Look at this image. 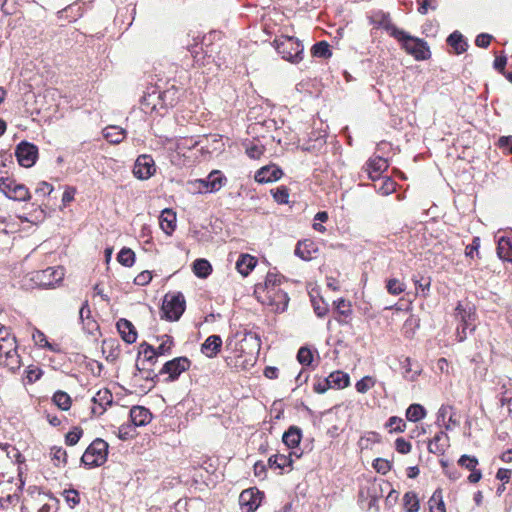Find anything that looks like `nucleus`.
Returning <instances> with one entry per match:
<instances>
[{
    "label": "nucleus",
    "mask_w": 512,
    "mask_h": 512,
    "mask_svg": "<svg viewBox=\"0 0 512 512\" xmlns=\"http://www.w3.org/2000/svg\"><path fill=\"white\" fill-rule=\"evenodd\" d=\"M51 455L55 466L67 463V452L62 447L53 446L51 448Z\"/></svg>",
    "instance_id": "nucleus-50"
},
{
    "label": "nucleus",
    "mask_w": 512,
    "mask_h": 512,
    "mask_svg": "<svg viewBox=\"0 0 512 512\" xmlns=\"http://www.w3.org/2000/svg\"><path fill=\"white\" fill-rule=\"evenodd\" d=\"M263 304L272 307V310L276 313H280L286 310L289 303L288 294L282 289L268 290L266 294L262 295L261 299H258Z\"/></svg>",
    "instance_id": "nucleus-11"
},
{
    "label": "nucleus",
    "mask_w": 512,
    "mask_h": 512,
    "mask_svg": "<svg viewBox=\"0 0 512 512\" xmlns=\"http://www.w3.org/2000/svg\"><path fill=\"white\" fill-rule=\"evenodd\" d=\"M386 289L391 295H399L403 293L406 289V286L403 282L396 278H390L386 281Z\"/></svg>",
    "instance_id": "nucleus-47"
},
{
    "label": "nucleus",
    "mask_w": 512,
    "mask_h": 512,
    "mask_svg": "<svg viewBox=\"0 0 512 512\" xmlns=\"http://www.w3.org/2000/svg\"><path fill=\"white\" fill-rule=\"evenodd\" d=\"M331 388L342 389L350 384V377L342 371H334L329 376Z\"/></svg>",
    "instance_id": "nucleus-38"
},
{
    "label": "nucleus",
    "mask_w": 512,
    "mask_h": 512,
    "mask_svg": "<svg viewBox=\"0 0 512 512\" xmlns=\"http://www.w3.org/2000/svg\"><path fill=\"white\" fill-rule=\"evenodd\" d=\"M335 310L339 317H335L338 323L346 324L347 318L352 315L351 303L344 298H340L337 301H334Z\"/></svg>",
    "instance_id": "nucleus-31"
},
{
    "label": "nucleus",
    "mask_w": 512,
    "mask_h": 512,
    "mask_svg": "<svg viewBox=\"0 0 512 512\" xmlns=\"http://www.w3.org/2000/svg\"><path fill=\"white\" fill-rule=\"evenodd\" d=\"M261 493L254 489H246L239 496V504L243 512H254L260 505Z\"/></svg>",
    "instance_id": "nucleus-15"
},
{
    "label": "nucleus",
    "mask_w": 512,
    "mask_h": 512,
    "mask_svg": "<svg viewBox=\"0 0 512 512\" xmlns=\"http://www.w3.org/2000/svg\"><path fill=\"white\" fill-rule=\"evenodd\" d=\"M375 384V380L371 376H365L359 381H357L355 388L359 393H366L369 389H371Z\"/></svg>",
    "instance_id": "nucleus-56"
},
{
    "label": "nucleus",
    "mask_w": 512,
    "mask_h": 512,
    "mask_svg": "<svg viewBox=\"0 0 512 512\" xmlns=\"http://www.w3.org/2000/svg\"><path fill=\"white\" fill-rule=\"evenodd\" d=\"M395 39L401 44V48L415 60L424 61L431 58V51L425 40L412 36L404 30Z\"/></svg>",
    "instance_id": "nucleus-2"
},
{
    "label": "nucleus",
    "mask_w": 512,
    "mask_h": 512,
    "mask_svg": "<svg viewBox=\"0 0 512 512\" xmlns=\"http://www.w3.org/2000/svg\"><path fill=\"white\" fill-rule=\"evenodd\" d=\"M479 248H480V238L474 237L472 239V242L466 246L465 248V255L466 257L473 258L474 255H479Z\"/></svg>",
    "instance_id": "nucleus-64"
},
{
    "label": "nucleus",
    "mask_w": 512,
    "mask_h": 512,
    "mask_svg": "<svg viewBox=\"0 0 512 512\" xmlns=\"http://www.w3.org/2000/svg\"><path fill=\"white\" fill-rule=\"evenodd\" d=\"M283 279L284 276L278 274L277 272L269 271L266 275L264 284H257L255 286L254 293L257 299H261L262 295L266 294L268 290L279 289V285Z\"/></svg>",
    "instance_id": "nucleus-16"
},
{
    "label": "nucleus",
    "mask_w": 512,
    "mask_h": 512,
    "mask_svg": "<svg viewBox=\"0 0 512 512\" xmlns=\"http://www.w3.org/2000/svg\"><path fill=\"white\" fill-rule=\"evenodd\" d=\"M52 400L54 404L63 411H67L71 407V397L64 391H56L52 397Z\"/></svg>",
    "instance_id": "nucleus-43"
},
{
    "label": "nucleus",
    "mask_w": 512,
    "mask_h": 512,
    "mask_svg": "<svg viewBox=\"0 0 512 512\" xmlns=\"http://www.w3.org/2000/svg\"><path fill=\"white\" fill-rule=\"evenodd\" d=\"M256 264L257 259L255 257L250 254H241L236 261V269L241 275L248 276Z\"/></svg>",
    "instance_id": "nucleus-26"
},
{
    "label": "nucleus",
    "mask_w": 512,
    "mask_h": 512,
    "mask_svg": "<svg viewBox=\"0 0 512 512\" xmlns=\"http://www.w3.org/2000/svg\"><path fill=\"white\" fill-rule=\"evenodd\" d=\"M158 340H161V344L157 348L154 347V352L158 356L170 355L172 353V348L174 346L173 337L170 335L164 334V335L158 337Z\"/></svg>",
    "instance_id": "nucleus-39"
},
{
    "label": "nucleus",
    "mask_w": 512,
    "mask_h": 512,
    "mask_svg": "<svg viewBox=\"0 0 512 512\" xmlns=\"http://www.w3.org/2000/svg\"><path fill=\"white\" fill-rule=\"evenodd\" d=\"M82 435H83V430L81 427H78V426L73 427V429L65 435L66 445H68V446L76 445L79 442Z\"/></svg>",
    "instance_id": "nucleus-52"
},
{
    "label": "nucleus",
    "mask_w": 512,
    "mask_h": 512,
    "mask_svg": "<svg viewBox=\"0 0 512 512\" xmlns=\"http://www.w3.org/2000/svg\"><path fill=\"white\" fill-rule=\"evenodd\" d=\"M403 504L406 512H418L420 509L419 499L415 492H406L403 496Z\"/></svg>",
    "instance_id": "nucleus-41"
},
{
    "label": "nucleus",
    "mask_w": 512,
    "mask_h": 512,
    "mask_svg": "<svg viewBox=\"0 0 512 512\" xmlns=\"http://www.w3.org/2000/svg\"><path fill=\"white\" fill-rule=\"evenodd\" d=\"M161 229L167 235H171L176 228V213L171 209H164L159 217Z\"/></svg>",
    "instance_id": "nucleus-25"
},
{
    "label": "nucleus",
    "mask_w": 512,
    "mask_h": 512,
    "mask_svg": "<svg viewBox=\"0 0 512 512\" xmlns=\"http://www.w3.org/2000/svg\"><path fill=\"white\" fill-rule=\"evenodd\" d=\"M63 494H64L67 504L71 508H74L76 505H78L80 503V495L77 490H75V489L64 490Z\"/></svg>",
    "instance_id": "nucleus-58"
},
{
    "label": "nucleus",
    "mask_w": 512,
    "mask_h": 512,
    "mask_svg": "<svg viewBox=\"0 0 512 512\" xmlns=\"http://www.w3.org/2000/svg\"><path fill=\"white\" fill-rule=\"evenodd\" d=\"M126 131L118 126H108L103 130L104 138L111 144H119L125 138Z\"/></svg>",
    "instance_id": "nucleus-33"
},
{
    "label": "nucleus",
    "mask_w": 512,
    "mask_h": 512,
    "mask_svg": "<svg viewBox=\"0 0 512 512\" xmlns=\"http://www.w3.org/2000/svg\"><path fill=\"white\" fill-rule=\"evenodd\" d=\"M311 52L314 57H318V58L327 59L332 56V52L330 50V45L326 41H319V42L315 43L312 46Z\"/></svg>",
    "instance_id": "nucleus-42"
},
{
    "label": "nucleus",
    "mask_w": 512,
    "mask_h": 512,
    "mask_svg": "<svg viewBox=\"0 0 512 512\" xmlns=\"http://www.w3.org/2000/svg\"><path fill=\"white\" fill-rule=\"evenodd\" d=\"M420 326V319L414 315H410L403 324L404 335L407 338H412L415 331Z\"/></svg>",
    "instance_id": "nucleus-44"
},
{
    "label": "nucleus",
    "mask_w": 512,
    "mask_h": 512,
    "mask_svg": "<svg viewBox=\"0 0 512 512\" xmlns=\"http://www.w3.org/2000/svg\"><path fill=\"white\" fill-rule=\"evenodd\" d=\"M2 448L4 449V455H5L4 464L14 465L15 463L24 462V460H25L24 457L22 456V454L16 447H14L8 443H5V444H2Z\"/></svg>",
    "instance_id": "nucleus-35"
},
{
    "label": "nucleus",
    "mask_w": 512,
    "mask_h": 512,
    "mask_svg": "<svg viewBox=\"0 0 512 512\" xmlns=\"http://www.w3.org/2000/svg\"><path fill=\"white\" fill-rule=\"evenodd\" d=\"M160 96H161V107L167 111L168 108L174 107L181 96V91L178 87L175 85H171L165 90L160 89Z\"/></svg>",
    "instance_id": "nucleus-21"
},
{
    "label": "nucleus",
    "mask_w": 512,
    "mask_h": 512,
    "mask_svg": "<svg viewBox=\"0 0 512 512\" xmlns=\"http://www.w3.org/2000/svg\"><path fill=\"white\" fill-rule=\"evenodd\" d=\"M497 255L501 260L512 263V237L501 236L498 239Z\"/></svg>",
    "instance_id": "nucleus-27"
},
{
    "label": "nucleus",
    "mask_w": 512,
    "mask_h": 512,
    "mask_svg": "<svg viewBox=\"0 0 512 512\" xmlns=\"http://www.w3.org/2000/svg\"><path fill=\"white\" fill-rule=\"evenodd\" d=\"M292 453L288 456L283 454L272 455L268 459V466L271 469H281L283 470L285 467H291L293 460L291 458Z\"/></svg>",
    "instance_id": "nucleus-36"
},
{
    "label": "nucleus",
    "mask_w": 512,
    "mask_h": 512,
    "mask_svg": "<svg viewBox=\"0 0 512 512\" xmlns=\"http://www.w3.org/2000/svg\"><path fill=\"white\" fill-rule=\"evenodd\" d=\"M302 439V430L298 426H290L282 436L283 443L288 448H295L300 444Z\"/></svg>",
    "instance_id": "nucleus-28"
},
{
    "label": "nucleus",
    "mask_w": 512,
    "mask_h": 512,
    "mask_svg": "<svg viewBox=\"0 0 512 512\" xmlns=\"http://www.w3.org/2000/svg\"><path fill=\"white\" fill-rule=\"evenodd\" d=\"M117 260L121 265L131 267L135 262V253L132 249L123 247L117 255Z\"/></svg>",
    "instance_id": "nucleus-45"
},
{
    "label": "nucleus",
    "mask_w": 512,
    "mask_h": 512,
    "mask_svg": "<svg viewBox=\"0 0 512 512\" xmlns=\"http://www.w3.org/2000/svg\"><path fill=\"white\" fill-rule=\"evenodd\" d=\"M0 365L6 367L11 373H16L21 367V359L18 351L15 350L3 354V358L0 359Z\"/></svg>",
    "instance_id": "nucleus-32"
},
{
    "label": "nucleus",
    "mask_w": 512,
    "mask_h": 512,
    "mask_svg": "<svg viewBox=\"0 0 512 512\" xmlns=\"http://www.w3.org/2000/svg\"><path fill=\"white\" fill-rule=\"evenodd\" d=\"M264 146L251 143L246 147V154L251 159H259L264 153Z\"/></svg>",
    "instance_id": "nucleus-63"
},
{
    "label": "nucleus",
    "mask_w": 512,
    "mask_h": 512,
    "mask_svg": "<svg viewBox=\"0 0 512 512\" xmlns=\"http://www.w3.org/2000/svg\"><path fill=\"white\" fill-rule=\"evenodd\" d=\"M156 166L151 155H139L133 167V174L137 179L147 180L154 175Z\"/></svg>",
    "instance_id": "nucleus-12"
},
{
    "label": "nucleus",
    "mask_w": 512,
    "mask_h": 512,
    "mask_svg": "<svg viewBox=\"0 0 512 512\" xmlns=\"http://www.w3.org/2000/svg\"><path fill=\"white\" fill-rule=\"evenodd\" d=\"M447 44L451 46L458 55L466 52L469 46L467 40L459 31H454L448 36Z\"/></svg>",
    "instance_id": "nucleus-29"
},
{
    "label": "nucleus",
    "mask_w": 512,
    "mask_h": 512,
    "mask_svg": "<svg viewBox=\"0 0 512 512\" xmlns=\"http://www.w3.org/2000/svg\"><path fill=\"white\" fill-rule=\"evenodd\" d=\"M388 166L387 160L380 156L370 158L366 164L369 179L376 181L381 174L388 169Z\"/></svg>",
    "instance_id": "nucleus-19"
},
{
    "label": "nucleus",
    "mask_w": 512,
    "mask_h": 512,
    "mask_svg": "<svg viewBox=\"0 0 512 512\" xmlns=\"http://www.w3.org/2000/svg\"><path fill=\"white\" fill-rule=\"evenodd\" d=\"M478 464H479V461L475 456H470V455H466V454L462 455L458 460V465H460L461 467H463L469 471L471 469L477 467Z\"/></svg>",
    "instance_id": "nucleus-57"
},
{
    "label": "nucleus",
    "mask_w": 512,
    "mask_h": 512,
    "mask_svg": "<svg viewBox=\"0 0 512 512\" xmlns=\"http://www.w3.org/2000/svg\"><path fill=\"white\" fill-rule=\"evenodd\" d=\"M0 192L14 201H29L31 198L29 189L10 177H0Z\"/></svg>",
    "instance_id": "nucleus-6"
},
{
    "label": "nucleus",
    "mask_w": 512,
    "mask_h": 512,
    "mask_svg": "<svg viewBox=\"0 0 512 512\" xmlns=\"http://www.w3.org/2000/svg\"><path fill=\"white\" fill-rule=\"evenodd\" d=\"M186 308L185 297L181 292L166 294L162 303V318L178 321Z\"/></svg>",
    "instance_id": "nucleus-5"
},
{
    "label": "nucleus",
    "mask_w": 512,
    "mask_h": 512,
    "mask_svg": "<svg viewBox=\"0 0 512 512\" xmlns=\"http://www.w3.org/2000/svg\"><path fill=\"white\" fill-rule=\"evenodd\" d=\"M311 301L314 312L318 317L322 318L328 313V305L322 299L316 300L313 298Z\"/></svg>",
    "instance_id": "nucleus-62"
},
{
    "label": "nucleus",
    "mask_w": 512,
    "mask_h": 512,
    "mask_svg": "<svg viewBox=\"0 0 512 512\" xmlns=\"http://www.w3.org/2000/svg\"><path fill=\"white\" fill-rule=\"evenodd\" d=\"M429 510L430 512H446L445 503L443 500V492L441 488H437L429 501Z\"/></svg>",
    "instance_id": "nucleus-37"
},
{
    "label": "nucleus",
    "mask_w": 512,
    "mask_h": 512,
    "mask_svg": "<svg viewBox=\"0 0 512 512\" xmlns=\"http://www.w3.org/2000/svg\"><path fill=\"white\" fill-rule=\"evenodd\" d=\"M497 146L505 154H512V135L501 136L498 139Z\"/></svg>",
    "instance_id": "nucleus-61"
},
{
    "label": "nucleus",
    "mask_w": 512,
    "mask_h": 512,
    "mask_svg": "<svg viewBox=\"0 0 512 512\" xmlns=\"http://www.w3.org/2000/svg\"><path fill=\"white\" fill-rule=\"evenodd\" d=\"M129 417L134 427L148 425L152 420V413L144 406H133L130 409Z\"/></svg>",
    "instance_id": "nucleus-18"
},
{
    "label": "nucleus",
    "mask_w": 512,
    "mask_h": 512,
    "mask_svg": "<svg viewBox=\"0 0 512 512\" xmlns=\"http://www.w3.org/2000/svg\"><path fill=\"white\" fill-rule=\"evenodd\" d=\"M450 446L449 437L444 431L438 432L428 443V450L433 454H444Z\"/></svg>",
    "instance_id": "nucleus-22"
},
{
    "label": "nucleus",
    "mask_w": 512,
    "mask_h": 512,
    "mask_svg": "<svg viewBox=\"0 0 512 512\" xmlns=\"http://www.w3.org/2000/svg\"><path fill=\"white\" fill-rule=\"evenodd\" d=\"M271 194L278 204H287L289 202V189L286 186H279L271 190Z\"/></svg>",
    "instance_id": "nucleus-49"
},
{
    "label": "nucleus",
    "mask_w": 512,
    "mask_h": 512,
    "mask_svg": "<svg viewBox=\"0 0 512 512\" xmlns=\"http://www.w3.org/2000/svg\"><path fill=\"white\" fill-rule=\"evenodd\" d=\"M207 182L209 193H215L226 184L227 178L221 171L213 170L208 174Z\"/></svg>",
    "instance_id": "nucleus-30"
},
{
    "label": "nucleus",
    "mask_w": 512,
    "mask_h": 512,
    "mask_svg": "<svg viewBox=\"0 0 512 512\" xmlns=\"http://www.w3.org/2000/svg\"><path fill=\"white\" fill-rule=\"evenodd\" d=\"M117 330L123 339L128 344H133L137 340V330L131 321L120 318L116 323Z\"/></svg>",
    "instance_id": "nucleus-20"
},
{
    "label": "nucleus",
    "mask_w": 512,
    "mask_h": 512,
    "mask_svg": "<svg viewBox=\"0 0 512 512\" xmlns=\"http://www.w3.org/2000/svg\"><path fill=\"white\" fill-rule=\"evenodd\" d=\"M135 436V430L133 424H122L118 430V437L121 440H128Z\"/></svg>",
    "instance_id": "nucleus-60"
},
{
    "label": "nucleus",
    "mask_w": 512,
    "mask_h": 512,
    "mask_svg": "<svg viewBox=\"0 0 512 512\" xmlns=\"http://www.w3.org/2000/svg\"><path fill=\"white\" fill-rule=\"evenodd\" d=\"M193 273L201 279H206L212 273V265L207 259L198 258L192 264Z\"/></svg>",
    "instance_id": "nucleus-34"
},
{
    "label": "nucleus",
    "mask_w": 512,
    "mask_h": 512,
    "mask_svg": "<svg viewBox=\"0 0 512 512\" xmlns=\"http://www.w3.org/2000/svg\"><path fill=\"white\" fill-rule=\"evenodd\" d=\"M297 360L303 366H310L313 362L312 351L307 347H301L297 352Z\"/></svg>",
    "instance_id": "nucleus-53"
},
{
    "label": "nucleus",
    "mask_w": 512,
    "mask_h": 512,
    "mask_svg": "<svg viewBox=\"0 0 512 512\" xmlns=\"http://www.w3.org/2000/svg\"><path fill=\"white\" fill-rule=\"evenodd\" d=\"M15 156L20 166L32 167L38 159V147L28 141H21L15 149Z\"/></svg>",
    "instance_id": "nucleus-9"
},
{
    "label": "nucleus",
    "mask_w": 512,
    "mask_h": 512,
    "mask_svg": "<svg viewBox=\"0 0 512 512\" xmlns=\"http://www.w3.org/2000/svg\"><path fill=\"white\" fill-rule=\"evenodd\" d=\"M373 468L378 472V473H381V474H386L387 472H389L392 468V464L391 462H389L388 460L386 459H383V458H376L374 461H373Z\"/></svg>",
    "instance_id": "nucleus-59"
},
{
    "label": "nucleus",
    "mask_w": 512,
    "mask_h": 512,
    "mask_svg": "<svg viewBox=\"0 0 512 512\" xmlns=\"http://www.w3.org/2000/svg\"><path fill=\"white\" fill-rule=\"evenodd\" d=\"M108 443L101 438H96L85 450L81 457V463L86 468L103 465L108 456Z\"/></svg>",
    "instance_id": "nucleus-4"
},
{
    "label": "nucleus",
    "mask_w": 512,
    "mask_h": 512,
    "mask_svg": "<svg viewBox=\"0 0 512 512\" xmlns=\"http://www.w3.org/2000/svg\"><path fill=\"white\" fill-rule=\"evenodd\" d=\"M426 416V409L417 403L411 404L406 410V418L411 422H418Z\"/></svg>",
    "instance_id": "nucleus-40"
},
{
    "label": "nucleus",
    "mask_w": 512,
    "mask_h": 512,
    "mask_svg": "<svg viewBox=\"0 0 512 512\" xmlns=\"http://www.w3.org/2000/svg\"><path fill=\"white\" fill-rule=\"evenodd\" d=\"M222 338L219 335H210L201 345V352L208 358H214L220 352Z\"/></svg>",
    "instance_id": "nucleus-23"
},
{
    "label": "nucleus",
    "mask_w": 512,
    "mask_h": 512,
    "mask_svg": "<svg viewBox=\"0 0 512 512\" xmlns=\"http://www.w3.org/2000/svg\"><path fill=\"white\" fill-rule=\"evenodd\" d=\"M387 427H390V433H401L404 432L406 428V423L404 420L397 416H392L388 419V422L386 424Z\"/></svg>",
    "instance_id": "nucleus-51"
},
{
    "label": "nucleus",
    "mask_w": 512,
    "mask_h": 512,
    "mask_svg": "<svg viewBox=\"0 0 512 512\" xmlns=\"http://www.w3.org/2000/svg\"><path fill=\"white\" fill-rule=\"evenodd\" d=\"M454 317L458 322L456 338L459 342H463L467 338L468 332L472 333L476 329L477 314L475 307L468 303L464 305L458 302Z\"/></svg>",
    "instance_id": "nucleus-1"
},
{
    "label": "nucleus",
    "mask_w": 512,
    "mask_h": 512,
    "mask_svg": "<svg viewBox=\"0 0 512 512\" xmlns=\"http://www.w3.org/2000/svg\"><path fill=\"white\" fill-rule=\"evenodd\" d=\"M370 23L378 28H383L393 38L401 34L402 29H399L391 21L390 14L383 11H377L369 18Z\"/></svg>",
    "instance_id": "nucleus-14"
},
{
    "label": "nucleus",
    "mask_w": 512,
    "mask_h": 512,
    "mask_svg": "<svg viewBox=\"0 0 512 512\" xmlns=\"http://www.w3.org/2000/svg\"><path fill=\"white\" fill-rule=\"evenodd\" d=\"M158 357L154 352V346L147 342L141 343L136 359V370L152 368L157 363Z\"/></svg>",
    "instance_id": "nucleus-13"
},
{
    "label": "nucleus",
    "mask_w": 512,
    "mask_h": 512,
    "mask_svg": "<svg viewBox=\"0 0 512 512\" xmlns=\"http://www.w3.org/2000/svg\"><path fill=\"white\" fill-rule=\"evenodd\" d=\"M161 96L160 88L157 86L147 87L140 100V107L146 114L157 113L158 115H164L165 110L161 107Z\"/></svg>",
    "instance_id": "nucleus-8"
},
{
    "label": "nucleus",
    "mask_w": 512,
    "mask_h": 512,
    "mask_svg": "<svg viewBox=\"0 0 512 512\" xmlns=\"http://www.w3.org/2000/svg\"><path fill=\"white\" fill-rule=\"evenodd\" d=\"M275 49L283 59L292 63L302 60L304 47L302 43L295 37L281 36L274 40Z\"/></svg>",
    "instance_id": "nucleus-3"
},
{
    "label": "nucleus",
    "mask_w": 512,
    "mask_h": 512,
    "mask_svg": "<svg viewBox=\"0 0 512 512\" xmlns=\"http://www.w3.org/2000/svg\"><path fill=\"white\" fill-rule=\"evenodd\" d=\"M283 171L275 164L266 165L260 168L255 174V181L258 183H270L279 180Z\"/></svg>",
    "instance_id": "nucleus-17"
},
{
    "label": "nucleus",
    "mask_w": 512,
    "mask_h": 512,
    "mask_svg": "<svg viewBox=\"0 0 512 512\" xmlns=\"http://www.w3.org/2000/svg\"><path fill=\"white\" fill-rule=\"evenodd\" d=\"M15 350H17V341L14 335L0 341V359L3 358V354L10 353Z\"/></svg>",
    "instance_id": "nucleus-48"
},
{
    "label": "nucleus",
    "mask_w": 512,
    "mask_h": 512,
    "mask_svg": "<svg viewBox=\"0 0 512 512\" xmlns=\"http://www.w3.org/2000/svg\"><path fill=\"white\" fill-rule=\"evenodd\" d=\"M92 401L99 404L104 410L106 406H111L113 402V396L110 390L103 389L99 390L93 397Z\"/></svg>",
    "instance_id": "nucleus-46"
},
{
    "label": "nucleus",
    "mask_w": 512,
    "mask_h": 512,
    "mask_svg": "<svg viewBox=\"0 0 512 512\" xmlns=\"http://www.w3.org/2000/svg\"><path fill=\"white\" fill-rule=\"evenodd\" d=\"M90 318H91V310L89 307L88 300H85L82 303L80 310H79V319L83 324H84L85 320H88L87 326L89 327L90 325H92V328H93L94 326H96V323L94 321H90Z\"/></svg>",
    "instance_id": "nucleus-55"
},
{
    "label": "nucleus",
    "mask_w": 512,
    "mask_h": 512,
    "mask_svg": "<svg viewBox=\"0 0 512 512\" xmlns=\"http://www.w3.org/2000/svg\"><path fill=\"white\" fill-rule=\"evenodd\" d=\"M64 275V268L61 266L47 267L44 270L35 272L32 280L39 287L52 288L63 280Z\"/></svg>",
    "instance_id": "nucleus-7"
},
{
    "label": "nucleus",
    "mask_w": 512,
    "mask_h": 512,
    "mask_svg": "<svg viewBox=\"0 0 512 512\" xmlns=\"http://www.w3.org/2000/svg\"><path fill=\"white\" fill-rule=\"evenodd\" d=\"M190 366L191 361L187 357H176L172 360L167 361L162 366L161 370L159 371V374H167V381L173 382L176 381L183 372L189 370Z\"/></svg>",
    "instance_id": "nucleus-10"
},
{
    "label": "nucleus",
    "mask_w": 512,
    "mask_h": 512,
    "mask_svg": "<svg viewBox=\"0 0 512 512\" xmlns=\"http://www.w3.org/2000/svg\"><path fill=\"white\" fill-rule=\"evenodd\" d=\"M42 370L39 367L30 365L25 370V380L28 384H33L42 376Z\"/></svg>",
    "instance_id": "nucleus-54"
},
{
    "label": "nucleus",
    "mask_w": 512,
    "mask_h": 512,
    "mask_svg": "<svg viewBox=\"0 0 512 512\" xmlns=\"http://www.w3.org/2000/svg\"><path fill=\"white\" fill-rule=\"evenodd\" d=\"M317 247L312 240L305 239L303 241H298L295 248V255L304 261H309L312 259L313 253L317 252Z\"/></svg>",
    "instance_id": "nucleus-24"
}]
</instances>
